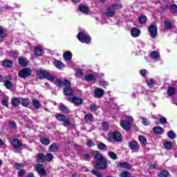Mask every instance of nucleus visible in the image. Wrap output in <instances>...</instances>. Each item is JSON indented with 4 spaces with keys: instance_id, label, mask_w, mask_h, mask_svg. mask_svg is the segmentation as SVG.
<instances>
[{
    "instance_id": "nucleus-18",
    "label": "nucleus",
    "mask_w": 177,
    "mask_h": 177,
    "mask_svg": "<svg viewBox=\"0 0 177 177\" xmlns=\"http://www.w3.org/2000/svg\"><path fill=\"white\" fill-rule=\"evenodd\" d=\"M11 104L13 107H19L21 104V100L17 97H15L11 100Z\"/></svg>"
},
{
    "instance_id": "nucleus-24",
    "label": "nucleus",
    "mask_w": 177,
    "mask_h": 177,
    "mask_svg": "<svg viewBox=\"0 0 177 177\" xmlns=\"http://www.w3.org/2000/svg\"><path fill=\"white\" fill-rule=\"evenodd\" d=\"M79 10L82 13H84V15H88V13H89V7H88L85 5L80 6Z\"/></svg>"
},
{
    "instance_id": "nucleus-28",
    "label": "nucleus",
    "mask_w": 177,
    "mask_h": 177,
    "mask_svg": "<svg viewBox=\"0 0 177 177\" xmlns=\"http://www.w3.org/2000/svg\"><path fill=\"white\" fill-rule=\"evenodd\" d=\"M54 65L57 67V68H64V67H66V66L64 65V64H63V62L60 60H55L54 62Z\"/></svg>"
},
{
    "instance_id": "nucleus-40",
    "label": "nucleus",
    "mask_w": 177,
    "mask_h": 177,
    "mask_svg": "<svg viewBox=\"0 0 177 177\" xmlns=\"http://www.w3.org/2000/svg\"><path fill=\"white\" fill-rule=\"evenodd\" d=\"M151 57L152 59H160V53L157 50L152 51L151 53Z\"/></svg>"
},
{
    "instance_id": "nucleus-4",
    "label": "nucleus",
    "mask_w": 177,
    "mask_h": 177,
    "mask_svg": "<svg viewBox=\"0 0 177 177\" xmlns=\"http://www.w3.org/2000/svg\"><path fill=\"white\" fill-rule=\"evenodd\" d=\"M76 37L80 41V42H82V44H89L92 41V38L91 37V35L85 32V31L79 32Z\"/></svg>"
},
{
    "instance_id": "nucleus-10",
    "label": "nucleus",
    "mask_w": 177,
    "mask_h": 177,
    "mask_svg": "<svg viewBox=\"0 0 177 177\" xmlns=\"http://www.w3.org/2000/svg\"><path fill=\"white\" fill-rule=\"evenodd\" d=\"M149 35L151 38H156L157 37V33L158 31V28L157 26L151 25L149 26Z\"/></svg>"
},
{
    "instance_id": "nucleus-62",
    "label": "nucleus",
    "mask_w": 177,
    "mask_h": 177,
    "mask_svg": "<svg viewBox=\"0 0 177 177\" xmlns=\"http://www.w3.org/2000/svg\"><path fill=\"white\" fill-rule=\"evenodd\" d=\"M4 78L6 80H8V81H13V77L10 75H6Z\"/></svg>"
},
{
    "instance_id": "nucleus-21",
    "label": "nucleus",
    "mask_w": 177,
    "mask_h": 177,
    "mask_svg": "<svg viewBox=\"0 0 177 177\" xmlns=\"http://www.w3.org/2000/svg\"><path fill=\"white\" fill-rule=\"evenodd\" d=\"M63 57L64 60L68 62V60H71V59H73V53L71 51H66L63 53Z\"/></svg>"
},
{
    "instance_id": "nucleus-20",
    "label": "nucleus",
    "mask_w": 177,
    "mask_h": 177,
    "mask_svg": "<svg viewBox=\"0 0 177 177\" xmlns=\"http://www.w3.org/2000/svg\"><path fill=\"white\" fill-rule=\"evenodd\" d=\"M57 150H59V146H57V144H56V142H54L49 146L48 151L50 153H56Z\"/></svg>"
},
{
    "instance_id": "nucleus-48",
    "label": "nucleus",
    "mask_w": 177,
    "mask_h": 177,
    "mask_svg": "<svg viewBox=\"0 0 177 177\" xmlns=\"http://www.w3.org/2000/svg\"><path fill=\"white\" fill-rule=\"evenodd\" d=\"M91 174H93V175H95V176H97V177H103V174L95 169L91 170Z\"/></svg>"
},
{
    "instance_id": "nucleus-31",
    "label": "nucleus",
    "mask_w": 177,
    "mask_h": 177,
    "mask_svg": "<svg viewBox=\"0 0 177 177\" xmlns=\"http://www.w3.org/2000/svg\"><path fill=\"white\" fill-rule=\"evenodd\" d=\"M38 162H45V154L39 153L37 154Z\"/></svg>"
},
{
    "instance_id": "nucleus-61",
    "label": "nucleus",
    "mask_w": 177,
    "mask_h": 177,
    "mask_svg": "<svg viewBox=\"0 0 177 177\" xmlns=\"http://www.w3.org/2000/svg\"><path fill=\"white\" fill-rule=\"evenodd\" d=\"M90 111L91 112H95V111H97V105H93L90 107Z\"/></svg>"
},
{
    "instance_id": "nucleus-7",
    "label": "nucleus",
    "mask_w": 177,
    "mask_h": 177,
    "mask_svg": "<svg viewBox=\"0 0 177 177\" xmlns=\"http://www.w3.org/2000/svg\"><path fill=\"white\" fill-rule=\"evenodd\" d=\"M56 120L59 122H64V125L70 126L71 125V121L68 118H66V116L62 113H57L55 115Z\"/></svg>"
},
{
    "instance_id": "nucleus-42",
    "label": "nucleus",
    "mask_w": 177,
    "mask_h": 177,
    "mask_svg": "<svg viewBox=\"0 0 177 177\" xmlns=\"http://www.w3.org/2000/svg\"><path fill=\"white\" fill-rule=\"evenodd\" d=\"M111 8H113L114 11L118 10V9H122V4L114 3L111 5Z\"/></svg>"
},
{
    "instance_id": "nucleus-60",
    "label": "nucleus",
    "mask_w": 177,
    "mask_h": 177,
    "mask_svg": "<svg viewBox=\"0 0 177 177\" xmlns=\"http://www.w3.org/2000/svg\"><path fill=\"white\" fill-rule=\"evenodd\" d=\"M147 71H146V69H142L140 71V74L142 77H146V75L147 74Z\"/></svg>"
},
{
    "instance_id": "nucleus-43",
    "label": "nucleus",
    "mask_w": 177,
    "mask_h": 177,
    "mask_svg": "<svg viewBox=\"0 0 177 177\" xmlns=\"http://www.w3.org/2000/svg\"><path fill=\"white\" fill-rule=\"evenodd\" d=\"M167 136L170 139H175V138H176V133L174 131H172V130L171 131H169L167 132Z\"/></svg>"
},
{
    "instance_id": "nucleus-8",
    "label": "nucleus",
    "mask_w": 177,
    "mask_h": 177,
    "mask_svg": "<svg viewBox=\"0 0 177 177\" xmlns=\"http://www.w3.org/2000/svg\"><path fill=\"white\" fill-rule=\"evenodd\" d=\"M68 102H71V103H73L75 106H81L84 103V100L74 96V94L73 93V88H72V95H68Z\"/></svg>"
},
{
    "instance_id": "nucleus-34",
    "label": "nucleus",
    "mask_w": 177,
    "mask_h": 177,
    "mask_svg": "<svg viewBox=\"0 0 177 177\" xmlns=\"http://www.w3.org/2000/svg\"><path fill=\"white\" fill-rule=\"evenodd\" d=\"M158 177H168L169 176V171L167 170H162L158 175Z\"/></svg>"
},
{
    "instance_id": "nucleus-29",
    "label": "nucleus",
    "mask_w": 177,
    "mask_h": 177,
    "mask_svg": "<svg viewBox=\"0 0 177 177\" xmlns=\"http://www.w3.org/2000/svg\"><path fill=\"white\" fill-rule=\"evenodd\" d=\"M162 131H164V129L160 126H156L153 127V133L156 135H161L162 133Z\"/></svg>"
},
{
    "instance_id": "nucleus-16",
    "label": "nucleus",
    "mask_w": 177,
    "mask_h": 177,
    "mask_svg": "<svg viewBox=\"0 0 177 177\" xmlns=\"http://www.w3.org/2000/svg\"><path fill=\"white\" fill-rule=\"evenodd\" d=\"M118 167L119 168H124V169H132V165L126 162H119Z\"/></svg>"
},
{
    "instance_id": "nucleus-39",
    "label": "nucleus",
    "mask_w": 177,
    "mask_h": 177,
    "mask_svg": "<svg viewBox=\"0 0 177 177\" xmlns=\"http://www.w3.org/2000/svg\"><path fill=\"white\" fill-rule=\"evenodd\" d=\"M93 118V115L91 114V113H88V114H87V115H85V117H84V120H85L86 122H91Z\"/></svg>"
},
{
    "instance_id": "nucleus-3",
    "label": "nucleus",
    "mask_w": 177,
    "mask_h": 177,
    "mask_svg": "<svg viewBox=\"0 0 177 177\" xmlns=\"http://www.w3.org/2000/svg\"><path fill=\"white\" fill-rule=\"evenodd\" d=\"M36 75L38 80H48V81H53L55 80V76L46 70L37 71Z\"/></svg>"
},
{
    "instance_id": "nucleus-27",
    "label": "nucleus",
    "mask_w": 177,
    "mask_h": 177,
    "mask_svg": "<svg viewBox=\"0 0 177 177\" xmlns=\"http://www.w3.org/2000/svg\"><path fill=\"white\" fill-rule=\"evenodd\" d=\"M21 104L23 107H28L30 106V99L28 98H21Z\"/></svg>"
},
{
    "instance_id": "nucleus-37",
    "label": "nucleus",
    "mask_w": 177,
    "mask_h": 177,
    "mask_svg": "<svg viewBox=\"0 0 177 177\" xmlns=\"http://www.w3.org/2000/svg\"><path fill=\"white\" fill-rule=\"evenodd\" d=\"M3 84L6 89H10V88L13 86V84H12V82H10V80H4Z\"/></svg>"
},
{
    "instance_id": "nucleus-56",
    "label": "nucleus",
    "mask_w": 177,
    "mask_h": 177,
    "mask_svg": "<svg viewBox=\"0 0 177 177\" xmlns=\"http://www.w3.org/2000/svg\"><path fill=\"white\" fill-rule=\"evenodd\" d=\"M109 84H107V82L106 81H100V86H102L103 88H107Z\"/></svg>"
},
{
    "instance_id": "nucleus-17",
    "label": "nucleus",
    "mask_w": 177,
    "mask_h": 177,
    "mask_svg": "<svg viewBox=\"0 0 177 177\" xmlns=\"http://www.w3.org/2000/svg\"><path fill=\"white\" fill-rule=\"evenodd\" d=\"M18 63L21 67H27V66H28V59L24 57H19Z\"/></svg>"
},
{
    "instance_id": "nucleus-57",
    "label": "nucleus",
    "mask_w": 177,
    "mask_h": 177,
    "mask_svg": "<svg viewBox=\"0 0 177 177\" xmlns=\"http://www.w3.org/2000/svg\"><path fill=\"white\" fill-rule=\"evenodd\" d=\"M18 176L22 177L24 175H26V170L24 169H21L18 172Z\"/></svg>"
},
{
    "instance_id": "nucleus-11",
    "label": "nucleus",
    "mask_w": 177,
    "mask_h": 177,
    "mask_svg": "<svg viewBox=\"0 0 177 177\" xmlns=\"http://www.w3.org/2000/svg\"><path fill=\"white\" fill-rule=\"evenodd\" d=\"M120 125L124 131H127V132L131 131V122L127 120H121L120 121Z\"/></svg>"
},
{
    "instance_id": "nucleus-44",
    "label": "nucleus",
    "mask_w": 177,
    "mask_h": 177,
    "mask_svg": "<svg viewBox=\"0 0 177 177\" xmlns=\"http://www.w3.org/2000/svg\"><path fill=\"white\" fill-rule=\"evenodd\" d=\"M32 103L33 107H35L37 109L41 107V104L39 103V101H38V100H32Z\"/></svg>"
},
{
    "instance_id": "nucleus-32",
    "label": "nucleus",
    "mask_w": 177,
    "mask_h": 177,
    "mask_svg": "<svg viewBox=\"0 0 177 177\" xmlns=\"http://www.w3.org/2000/svg\"><path fill=\"white\" fill-rule=\"evenodd\" d=\"M138 21L140 24H145V23H147V17L146 15H140L138 17Z\"/></svg>"
},
{
    "instance_id": "nucleus-59",
    "label": "nucleus",
    "mask_w": 177,
    "mask_h": 177,
    "mask_svg": "<svg viewBox=\"0 0 177 177\" xmlns=\"http://www.w3.org/2000/svg\"><path fill=\"white\" fill-rule=\"evenodd\" d=\"M9 127L12 129H15L16 128V123L13 121H10Z\"/></svg>"
},
{
    "instance_id": "nucleus-63",
    "label": "nucleus",
    "mask_w": 177,
    "mask_h": 177,
    "mask_svg": "<svg viewBox=\"0 0 177 177\" xmlns=\"http://www.w3.org/2000/svg\"><path fill=\"white\" fill-rule=\"evenodd\" d=\"M12 57H14L15 59H17V57H19V53L15 50V51H12Z\"/></svg>"
},
{
    "instance_id": "nucleus-38",
    "label": "nucleus",
    "mask_w": 177,
    "mask_h": 177,
    "mask_svg": "<svg viewBox=\"0 0 177 177\" xmlns=\"http://www.w3.org/2000/svg\"><path fill=\"white\" fill-rule=\"evenodd\" d=\"M164 147L167 150H171L172 149V142L167 141L164 143Z\"/></svg>"
},
{
    "instance_id": "nucleus-58",
    "label": "nucleus",
    "mask_w": 177,
    "mask_h": 177,
    "mask_svg": "<svg viewBox=\"0 0 177 177\" xmlns=\"http://www.w3.org/2000/svg\"><path fill=\"white\" fill-rule=\"evenodd\" d=\"M82 75H84V73L82 72V71L78 70L76 71V77L80 78V77H82Z\"/></svg>"
},
{
    "instance_id": "nucleus-15",
    "label": "nucleus",
    "mask_w": 177,
    "mask_h": 177,
    "mask_svg": "<svg viewBox=\"0 0 177 177\" xmlns=\"http://www.w3.org/2000/svg\"><path fill=\"white\" fill-rule=\"evenodd\" d=\"M131 35L133 38H138L140 35V29L138 28H131Z\"/></svg>"
},
{
    "instance_id": "nucleus-50",
    "label": "nucleus",
    "mask_w": 177,
    "mask_h": 177,
    "mask_svg": "<svg viewBox=\"0 0 177 177\" xmlns=\"http://www.w3.org/2000/svg\"><path fill=\"white\" fill-rule=\"evenodd\" d=\"M45 160L46 161H52V160H53V154L50 153H48L46 156H45Z\"/></svg>"
},
{
    "instance_id": "nucleus-41",
    "label": "nucleus",
    "mask_w": 177,
    "mask_h": 177,
    "mask_svg": "<svg viewBox=\"0 0 177 177\" xmlns=\"http://www.w3.org/2000/svg\"><path fill=\"white\" fill-rule=\"evenodd\" d=\"M97 149L98 150H107V145L103 142H100L97 145Z\"/></svg>"
},
{
    "instance_id": "nucleus-45",
    "label": "nucleus",
    "mask_w": 177,
    "mask_h": 177,
    "mask_svg": "<svg viewBox=\"0 0 177 177\" xmlns=\"http://www.w3.org/2000/svg\"><path fill=\"white\" fill-rule=\"evenodd\" d=\"M170 12H171V13H173L174 15L177 13V6H176V4H172L170 6Z\"/></svg>"
},
{
    "instance_id": "nucleus-52",
    "label": "nucleus",
    "mask_w": 177,
    "mask_h": 177,
    "mask_svg": "<svg viewBox=\"0 0 177 177\" xmlns=\"http://www.w3.org/2000/svg\"><path fill=\"white\" fill-rule=\"evenodd\" d=\"M109 123L107 122H103L102 124V131H109Z\"/></svg>"
},
{
    "instance_id": "nucleus-35",
    "label": "nucleus",
    "mask_w": 177,
    "mask_h": 177,
    "mask_svg": "<svg viewBox=\"0 0 177 177\" xmlns=\"http://www.w3.org/2000/svg\"><path fill=\"white\" fill-rule=\"evenodd\" d=\"M165 27L167 30H171V28H174V24L171 21H165Z\"/></svg>"
},
{
    "instance_id": "nucleus-9",
    "label": "nucleus",
    "mask_w": 177,
    "mask_h": 177,
    "mask_svg": "<svg viewBox=\"0 0 177 177\" xmlns=\"http://www.w3.org/2000/svg\"><path fill=\"white\" fill-rule=\"evenodd\" d=\"M36 171L40 176H46L47 173L44 165L39 163L36 165Z\"/></svg>"
},
{
    "instance_id": "nucleus-49",
    "label": "nucleus",
    "mask_w": 177,
    "mask_h": 177,
    "mask_svg": "<svg viewBox=\"0 0 177 177\" xmlns=\"http://www.w3.org/2000/svg\"><path fill=\"white\" fill-rule=\"evenodd\" d=\"M15 167L17 171H19L21 168H24V167H26V165H24V163L16 162Z\"/></svg>"
},
{
    "instance_id": "nucleus-6",
    "label": "nucleus",
    "mask_w": 177,
    "mask_h": 177,
    "mask_svg": "<svg viewBox=\"0 0 177 177\" xmlns=\"http://www.w3.org/2000/svg\"><path fill=\"white\" fill-rule=\"evenodd\" d=\"M32 74V71L30 68H24L18 73V77L26 80Z\"/></svg>"
},
{
    "instance_id": "nucleus-2",
    "label": "nucleus",
    "mask_w": 177,
    "mask_h": 177,
    "mask_svg": "<svg viewBox=\"0 0 177 177\" xmlns=\"http://www.w3.org/2000/svg\"><path fill=\"white\" fill-rule=\"evenodd\" d=\"M55 85L57 88H63V93L65 96H73V87H71V82L68 80L57 79L55 81Z\"/></svg>"
},
{
    "instance_id": "nucleus-55",
    "label": "nucleus",
    "mask_w": 177,
    "mask_h": 177,
    "mask_svg": "<svg viewBox=\"0 0 177 177\" xmlns=\"http://www.w3.org/2000/svg\"><path fill=\"white\" fill-rule=\"evenodd\" d=\"M147 84L148 85V86H150L154 84H156V81H154V79H149V80H147Z\"/></svg>"
},
{
    "instance_id": "nucleus-54",
    "label": "nucleus",
    "mask_w": 177,
    "mask_h": 177,
    "mask_svg": "<svg viewBox=\"0 0 177 177\" xmlns=\"http://www.w3.org/2000/svg\"><path fill=\"white\" fill-rule=\"evenodd\" d=\"M142 120L143 125H146V126L150 125L151 122H150V121H149V120L147 118H142Z\"/></svg>"
},
{
    "instance_id": "nucleus-47",
    "label": "nucleus",
    "mask_w": 177,
    "mask_h": 177,
    "mask_svg": "<svg viewBox=\"0 0 177 177\" xmlns=\"http://www.w3.org/2000/svg\"><path fill=\"white\" fill-rule=\"evenodd\" d=\"M120 177H131V173L127 170L122 171L120 174Z\"/></svg>"
},
{
    "instance_id": "nucleus-19",
    "label": "nucleus",
    "mask_w": 177,
    "mask_h": 177,
    "mask_svg": "<svg viewBox=\"0 0 177 177\" xmlns=\"http://www.w3.org/2000/svg\"><path fill=\"white\" fill-rule=\"evenodd\" d=\"M105 15L107 17H113L115 16V11L111 7H108Z\"/></svg>"
},
{
    "instance_id": "nucleus-5",
    "label": "nucleus",
    "mask_w": 177,
    "mask_h": 177,
    "mask_svg": "<svg viewBox=\"0 0 177 177\" xmlns=\"http://www.w3.org/2000/svg\"><path fill=\"white\" fill-rule=\"evenodd\" d=\"M122 140V135L119 131H115L108 133L106 140L109 142H121Z\"/></svg>"
},
{
    "instance_id": "nucleus-22",
    "label": "nucleus",
    "mask_w": 177,
    "mask_h": 177,
    "mask_svg": "<svg viewBox=\"0 0 177 177\" xmlns=\"http://www.w3.org/2000/svg\"><path fill=\"white\" fill-rule=\"evenodd\" d=\"M176 93H177V91L175 88V87L169 86L167 88V95H168V96H174V95H176Z\"/></svg>"
},
{
    "instance_id": "nucleus-33",
    "label": "nucleus",
    "mask_w": 177,
    "mask_h": 177,
    "mask_svg": "<svg viewBox=\"0 0 177 177\" xmlns=\"http://www.w3.org/2000/svg\"><path fill=\"white\" fill-rule=\"evenodd\" d=\"M138 140L141 142V145H144V146H146L147 145V140L146 139V137H145V136H139Z\"/></svg>"
},
{
    "instance_id": "nucleus-26",
    "label": "nucleus",
    "mask_w": 177,
    "mask_h": 177,
    "mask_svg": "<svg viewBox=\"0 0 177 177\" xmlns=\"http://www.w3.org/2000/svg\"><path fill=\"white\" fill-rule=\"evenodd\" d=\"M59 109L64 114H68L70 113V109L64 104L59 105Z\"/></svg>"
},
{
    "instance_id": "nucleus-23",
    "label": "nucleus",
    "mask_w": 177,
    "mask_h": 177,
    "mask_svg": "<svg viewBox=\"0 0 177 177\" xmlns=\"http://www.w3.org/2000/svg\"><path fill=\"white\" fill-rule=\"evenodd\" d=\"M129 148L131 150H139V144L136 141H131L129 142Z\"/></svg>"
},
{
    "instance_id": "nucleus-12",
    "label": "nucleus",
    "mask_w": 177,
    "mask_h": 177,
    "mask_svg": "<svg viewBox=\"0 0 177 177\" xmlns=\"http://www.w3.org/2000/svg\"><path fill=\"white\" fill-rule=\"evenodd\" d=\"M103 95H104V90L100 88H96L94 90V97H96V99H100V97H103Z\"/></svg>"
},
{
    "instance_id": "nucleus-14",
    "label": "nucleus",
    "mask_w": 177,
    "mask_h": 177,
    "mask_svg": "<svg viewBox=\"0 0 177 177\" xmlns=\"http://www.w3.org/2000/svg\"><path fill=\"white\" fill-rule=\"evenodd\" d=\"M11 145L12 146H13L15 149H19L20 147H23V143H21L20 140H19V139L17 138L13 139L11 142Z\"/></svg>"
},
{
    "instance_id": "nucleus-30",
    "label": "nucleus",
    "mask_w": 177,
    "mask_h": 177,
    "mask_svg": "<svg viewBox=\"0 0 177 177\" xmlns=\"http://www.w3.org/2000/svg\"><path fill=\"white\" fill-rule=\"evenodd\" d=\"M35 55L36 56H42V48L40 46L35 47Z\"/></svg>"
},
{
    "instance_id": "nucleus-51",
    "label": "nucleus",
    "mask_w": 177,
    "mask_h": 177,
    "mask_svg": "<svg viewBox=\"0 0 177 177\" xmlns=\"http://www.w3.org/2000/svg\"><path fill=\"white\" fill-rule=\"evenodd\" d=\"M7 35L5 32V30H3V28L0 27V38L3 39L6 38Z\"/></svg>"
},
{
    "instance_id": "nucleus-36",
    "label": "nucleus",
    "mask_w": 177,
    "mask_h": 177,
    "mask_svg": "<svg viewBox=\"0 0 177 177\" xmlns=\"http://www.w3.org/2000/svg\"><path fill=\"white\" fill-rule=\"evenodd\" d=\"M40 142L42 145H44V146H48V145H50V140L45 137L41 138Z\"/></svg>"
},
{
    "instance_id": "nucleus-64",
    "label": "nucleus",
    "mask_w": 177,
    "mask_h": 177,
    "mask_svg": "<svg viewBox=\"0 0 177 177\" xmlns=\"http://www.w3.org/2000/svg\"><path fill=\"white\" fill-rule=\"evenodd\" d=\"M160 124H167V118H160Z\"/></svg>"
},
{
    "instance_id": "nucleus-1",
    "label": "nucleus",
    "mask_w": 177,
    "mask_h": 177,
    "mask_svg": "<svg viewBox=\"0 0 177 177\" xmlns=\"http://www.w3.org/2000/svg\"><path fill=\"white\" fill-rule=\"evenodd\" d=\"M94 160H95V163L93 167L95 169H99L100 171L106 169L108 167V160L104 158L103 154L100 153L99 151H96L93 156Z\"/></svg>"
},
{
    "instance_id": "nucleus-53",
    "label": "nucleus",
    "mask_w": 177,
    "mask_h": 177,
    "mask_svg": "<svg viewBox=\"0 0 177 177\" xmlns=\"http://www.w3.org/2000/svg\"><path fill=\"white\" fill-rule=\"evenodd\" d=\"M1 104L5 106V107H9V100L8 99H3L1 101Z\"/></svg>"
},
{
    "instance_id": "nucleus-46",
    "label": "nucleus",
    "mask_w": 177,
    "mask_h": 177,
    "mask_svg": "<svg viewBox=\"0 0 177 177\" xmlns=\"http://www.w3.org/2000/svg\"><path fill=\"white\" fill-rule=\"evenodd\" d=\"M109 156L111 160H117V154H115L113 151H110L109 152Z\"/></svg>"
},
{
    "instance_id": "nucleus-13",
    "label": "nucleus",
    "mask_w": 177,
    "mask_h": 177,
    "mask_svg": "<svg viewBox=\"0 0 177 177\" xmlns=\"http://www.w3.org/2000/svg\"><path fill=\"white\" fill-rule=\"evenodd\" d=\"M1 66L7 68H12L13 67V62L10 59H5L1 62Z\"/></svg>"
},
{
    "instance_id": "nucleus-25",
    "label": "nucleus",
    "mask_w": 177,
    "mask_h": 177,
    "mask_svg": "<svg viewBox=\"0 0 177 177\" xmlns=\"http://www.w3.org/2000/svg\"><path fill=\"white\" fill-rule=\"evenodd\" d=\"M85 81L91 82V81H96V77L93 74H88L84 77Z\"/></svg>"
}]
</instances>
